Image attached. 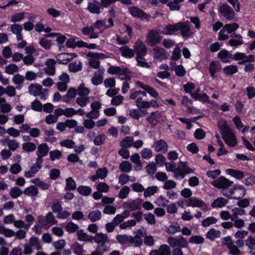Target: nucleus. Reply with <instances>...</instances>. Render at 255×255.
<instances>
[{"instance_id":"1","label":"nucleus","mask_w":255,"mask_h":255,"mask_svg":"<svg viewBox=\"0 0 255 255\" xmlns=\"http://www.w3.org/2000/svg\"><path fill=\"white\" fill-rule=\"evenodd\" d=\"M166 170L173 172V177L177 179H182L186 174L194 173V170L187 166V162L180 161L179 166L176 167V163L173 162H166Z\"/></svg>"},{"instance_id":"2","label":"nucleus","mask_w":255,"mask_h":255,"mask_svg":"<svg viewBox=\"0 0 255 255\" xmlns=\"http://www.w3.org/2000/svg\"><path fill=\"white\" fill-rule=\"evenodd\" d=\"M51 209L53 212L57 213L56 217L58 219H67L70 213L66 210H62V206L61 202L57 199L53 200L51 204Z\"/></svg>"},{"instance_id":"3","label":"nucleus","mask_w":255,"mask_h":255,"mask_svg":"<svg viewBox=\"0 0 255 255\" xmlns=\"http://www.w3.org/2000/svg\"><path fill=\"white\" fill-rule=\"evenodd\" d=\"M246 193V189L242 185H235L234 188L230 189L229 193L224 191V196L230 199H240L243 197Z\"/></svg>"},{"instance_id":"4","label":"nucleus","mask_w":255,"mask_h":255,"mask_svg":"<svg viewBox=\"0 0 255 255\" xmlns=\"http://www.w3.org/2000/svg\"><path fill=\"white\" fill-rule=\"evenodd\" d=\"M233 182L229 180L223 176H220L218 179L214 180L212 184L214 187L222 189V194L224 195V191H226L227 194L229 193V188L232 186Z\"/></svg>"},{"instance_id":"5","label":"nucleus","mask_w":255,"mask_h":255,"mask_svg":"<svg viewBox=\"0 0 255 255\" xmlns=\"http://www.w3.org/2000/svg\"><path fill=\"white\" fill-rule=\"evenodd\" d=\"M167 243L170 247L172 248H187L188 246L187 241L182 236L169 237L167 239Z\"/></svg>"},{"instance_id":"6","label":"nucleus","mask_w":255,"mask_h":255,"mask_svg":"<svg viewBox=\"0 0 255 255\" xmlns=\"http://www.w3.org/2000/svg\"><path fill=\"white\" fill-rule=\"evenodd\" d=\"M162 36L156 30H151L148 32L146 37V42L150 47H153L159 43Z\"/></svg>"},{"instance_id":"7","label":"nucleus","mask_w":255,"mask_h":255,"mask_svg":"<svg viewBox=\"0 0 255 255\" xmlns=\"http://www.w3.org/2000/svg\"><path fill=\"white\" fill-rule=\"evenodd\" d=\"M38 221L43 227L47 229L53 225L57 224V221L51 212H48L45 216H39Z\"/></svg>"},{"instance_id":"8","label":"nucleus","mask_w":255,"mask_h":255,"mask_svg":"<svg viewBox=\"0 0 255 255\" xmlns=\"http://www.w3.org/2000/svg\"><path fill=\"white\" fill-rule=\"evenodd\" d=\"M218 11L222 16L228 20H232L235 17V13L234 10L227 3L219 6Z\"/></svg>"},{"instance_id":"9","label":"nucleus","mask_w":255,"mask_h":255,"mask_svg":"<svg viewBox=\"0 0 255 255\" xmlns=\"http://www.w3.org/2000/svg\"><path fill=\"white\" fill-rule=\"evenodd\" d=\"M133 50L136 56H144L147 53V48L144 43L140 39H137L133 45Z\"/></svg>"},{"instance_id":"10","label":"nucleus","mask_w":255,"mask_h":255,"mask_svg":"<svg viewBox=\"0 0 255 255\" xmlns=\"http://www.w3.org/2000/svg\"><path fill=\"white\" fill-rule=\"evenodd\" d=\"M187 206L193 208L198 207L204 210H207L208 208L206 204L201 199L196 197L190 198L187 201Z\"/></svg>"},{"instance_id":"11","label":"nucleus","mask_w":255,"mask_h":255,"mask_svg":"<svg viewBox=\"0 0 255 255\" xmlns=\"http://www.w3.org/2000/svg\"><path fill=\"white\" fill-rule=\"evenodd\" d=\"M171 251L169 245L161 244L158 249L151 250L149 255H171Z\"/></svg>"},{"instance_id":"12","label":"nucleus","mask_w":255,"mask_h":255,"mask_svg":"<svg viewBox=\"0 0 255 255\" xmlns=\"http://www.w3.org/2000/svg\"><path fill=\"white\" fill-rule=\"evenodd\" d=\"M42 161L35 160V162L30 167L29 170L25 171L24 176L27 178H31L42 168Z\"/></svg>"},{"instance_id":"13","label":"nucleus","mask_w":255,"mask_h":255,"mask_svg":"<svg viewBox=\"0 0 255 255\" xmlns=\"http://www.w3.org/2000/svg\"><path fill=\"white\" fill-rule=\"evenodd\" d=\"M37 148L36 154L37 157L36 159L43 162V157L47 156L48 153V146L46 143H41L37 146Z\"/></svg>"},{"instance_id":"14","label":"nucleus","mask_w":255,"mask_h":255,"mask_svg":"<svg viewBox=\"0 0 255 255\" xmlns=\"http://www.w3.org/2000/svg\"><path fill=\"white\" fill-rule=\"evenodd\" d=\"M179 30L183 37L187 38L191 36L193 33L191 30L190 25L189 21L179 22Z\"/></svg>"},{"instance_id":"15","label":"nucleus","mask_w":255,"mask_h":255,"mask_svg":"<svg viewBox=\"0 0 255 255\" xmlns=\"http://www.w3.org/2000/svg\"><path fill=\"white\" fill-rule=\"evenodd\" d=\"M129 12L131 15L135 17H138L148 21L150 16L144 12V11L135 6L131 7L129 8Z\"/></svg>"},{"instance_id":"16","label":"nucleus","mask_w":255,"mask_h":255,"mask_svg":"<svg viewBox=\"0 0 255 255\" xmlns=\"http://www.w3.org/2000/svg\"><path fill=\"white\" fill-rule=\"evenodd\" d=\"M231 39L228 42V44L231 46L238 47L244 43L242 36L238 33H233L230 36Z\"/></svg>"},{"instance_id":"17","label":"nucleus","mask_w":255,"mask_h":255,"mask_svg":"<svg viewBox=\"0 0 255 255\" xmlns=\"http://www.w3.org/2000/svg\"><path fill=\"white\" fill-rule=\"evenodd\" d=\"M153 57L159 60L166 59L167 58V52L163 48L157 46L153 49Z\"/></svg>"},{"instance_id":"18","label":"nucleus","mask_w":255,"mask_h":255,"mask_svg":"<svg viewBox=\"0 0 255 255\" xmlns=\"http://www.w3.org/2000/svg\"><path fill=\"white\" fill-rule=\"evenodd\" d=\"M222 138L231 147H235L237 144V140L233 130L222 135Z\"/></svg>"},{"instance_id":"19","label":"nucleus","mask_w":255,"mask_h":255,"mask_svg":"<svg viewBox=\"0 0 255 255\" xmlns=\"http://www.w3.org/2000/svg\"><path fill=\"white\" fill-rule=\"evenodd\" d=\"M108 73L110 74L126 75L129 74L130 72L127 68H121L119 66H111L107 70Z\"/></svg>"},{"instance_id":"20","label":"nucleus","mask_w":255,"mask_h":255,"mask_svg":"<svg viewBox=\"0 0 255 255\" xmlns=\"http://www.w3.org/2000/svg\"><path fill=\"white\" fill-rule=\"evenodd\" d=\"M87 9L91 13L100 14L101 9V3L96 0H93L88 2Z\"/></svg>"},{"instance_id":"21","label":"nucleus","mask_w":255,"mask_h":255,"mask_svg":"<svg viewBox=\"0 0 255 255\" xmlns=\"http://www.w3.org/2000/svg\"><path fill=\"white\" fill-rule=\"evenodd\" d=\"M56 61L53 59H48L45 62V64L46 66L44 68V71L48 75L52 76L55 73V64Z\"/></svg>"},{"instance_id":"22","label":"nucleus","mask_w":255,"mask_h":255,"mask_svg":"<svg viewBox=\"0 0 255 255\" xmlns=\"http://www.w3.org/2000/svg\"><path fill=\"white\" fill-rule=\"evenodd\" d=\"M142 204V200L137 198L134 200L126 202L123 203V207L126 209H128L130 211H134L139 209Z\"/></svg>"},{"instance_id":"23","label":"nucleus","mask_w":255,"mask_h":255,"mask_svg":"<svg viewBox=\"0 0 255 255\" xmlns=\"http://www.w3.org/2000/svg\"><path fill=\"white\" fill-rule=\"evenodd\" d=\"M153 147L156 152L165 153L168 150V144L163 139H159L155 141L153 144Z\"/></svg>"},{"instance_id":"24","label":"nucleus","mask_w":255,"mask_h":255,"mask_svg":"<svg viewBox=\"0 0 255 255\" xmlns=\"http://www.w3.org/2000/svg\"><path fill=\"white\" fill-rule=\"evenodd\" d=\"M78 95L77 90L74 88H70L65 95L62 96V100L66 103H70Z\"/></svg>"},{"instance_id":"25","label":"nucleus","mask_w":255,"mask_h":255,"mask_svg":"<svg viewBox=\"0 0 255 255\" xmlns=\"http://www.w3.org/2000/svg\"><path fill=\"white\" fill-rule=\"evenodd\" d=\"M221 69V64L218 61H213L209 65V72L211 76L213 78L215 77V74L220 72Z\"/></svg>"},{"instance_id":"26","label":"nucleus","mask_w":255,"mask_h":255,"mask_svg":"<svg viewBox=\"0 0 255 255\" xmlns=\"http://www.w3.org/2000/svg\"><path fill=\"white\" fill-rule=\"evenodd\" d=\"M179 22L174 24H167L162 31V33L164 35H172L175 32L179 30Z\"/></svg>"},{"instance_id":"27","label":"nucleus","mask_w":255,"mask_h":255,"mask_svg":"<svg viewBox=\"0 0 255 255\" xmlns=\"http://www.w3.org/2000/svg\"><path fill=\"white\" fill-rule=\"evenodd\" d=\"M161 117V113L156 111L151 113L150 116L147 117L146 120L151 125L155 126L160 122Z\"/></svg>"},{"instance_id":"28","label":"nucleus","mask_w":255,"mask_h":255,"mask_svg":"<svg viewBox=\"0 0 255 255\" xmlns=\"http://www.w3.org/2000/svg\"><path fill=\"white\" fill-rule=\"evenodd\" d=\"M76 56L77 55L75 53H61L58 56L57 60L59 63L66 64Z\"/></svg>"},{"instance_id":"29","label":"nucleus","mask_w":255,"mask_h":255,"mask_svg":"<svg viewBox=\"0 0 255 255\" xmlns=\"http://www.w3.org/2000/svg\"><path fill=\"white\" fill-rule=\"evenodd\" d=\"M104 69H99L95 72L94 76L91 79L92 83L96 86L101 84L103 81Z\"/></svg>"},{"instance_id":"30","label":"nucleus","mask_w":255,"mask_h":255,"mask_svg":"<svg viewBox=\"0 0 255 255\" xmlns=\"http://www.w3.org/2000/svg\"><path fill=\"white\" fill-rule=\"evenodd\" d=\"M23 193L31 197L32 200L34 201L38 194V189L35 186L32 185L26 188L23 191Z\"/></svg>"},{"instance_id":"31","label":"nucleus","mask_w":255,"mask_h":255,"mask_svg":"<svg viewBox=\"0 0 255 255\" xmlns=\"http://www.w3.org/2000/svg\"><path fill=\"white\" fill-rule=\"evenodd\" d=\"M245 245L250 250L251 253L255 254V236L250 235L245 240Z\"/></svg>"},{"instance_id":"32","label":"nucleus","mask_w":255,"mask_h":255,"mask_svg":"<svg viewBox=\"0 0 255 255\" xmlns=\"http://www.w3.org/2000/svg\"><path fill=\"white\" fill-rule=\"evenodd\" d=\"M119 50L123 57L131 58L134 55L133 49L129 48V47L127 45L122 46L120 48Z\"/></svg>"},{"instance_id":"33","label":"nucleus","mask_w":255,"mask_h":255,"mask_svg":"<svg viewBox=\"0 0 255 255\" xmlns=\"http://www.w3.org/2000/svg\"><path fill=\"white\" fill-rule=\"evenodd\" d=\"M25 78L23 76L16 74L14 75L12 79V82L16 85V88L18 90H20L23 86Z\"/></svg>"},{"instance_id":"34","label":"nucleus","mask_w":255,"mask_h":255,"mask_svg":"<svg viewBox=\"0 0 255 255\" xmlns=\"http://www.w3.org/2000/svg\"><path fill=\"white\" fill-rule=\"evenodd\" d=\"M3 143L6 144L10 150L15 151L19 146V143L15 139H10L9 138L4 139Z\"/></svg>"},{"instance_id":"35","label":"nucleus","mask_w":255,"mask_h":255,"mask_svg":"<svg viewBox=\"0 0 255 255\" xmlns=\"http://www.w3.org/2000/svg\"><path fill=\"white\" fill-rule=\"evenodd\" d=\"M76 235L78 240L80 241L89 242H92L94 239L93 236L88 235L82 230H78L77 231Z\"/></svg>"},{"instance_id":"36","label":"nucleus","mask_w":255,"mask_h":255,"mask_svg":"<svg viewBox=\"0 0 255 255\" xmlns=\"http://www.w3.org/2000/svg\"><path fill=\"white\" fill-rule=\"evenodd\" d=\"M218 126L221 130L222 136L233 130L225 120L219 121Z\"/></svg>"},{"instance_id":"37","label":"nucleus","mask_w":255,"mask_h":255,"mask_svg":"<svg viewBox=\"0 0 255 255\" xmlns=\"http://www.w3.org/2000/svg\"><path fill=\"white\" fill-rule=\"evenodd\" d=\"M93 240L98 245L103 243H108L109 242L107 235L102 233H97L95 237H93Z\"/></svg>"},{"instance_id":"38","label":"nucleus","mask_w":255,"mask_h":255,"mask_svg":"<svg viewBox=\"0 0 255 255\" xmlns=\"http://www.w3.org/2000/svg\"><path fill=\"white\" fill-rule=\"evenodd\" d=\"M42 87L41 85L36 84H31L28 87V92L34 97L38 96Z\"/></svg>"},{"instance_id":"39","label":"nucleus","mask_w":255,"mask_h":255,"mask_svg":"<svg viewBox=\"0 0 255 255\" xmlns=\"http://www.w3.org/2000/svg\"><path fill=\"white\" fill-rule=\"evenodd\" d=\"M101 217V212L99 210H93L90 212L88 215V219L92 222L100 220Z\"/></svg>"},{"instance_id":"40","label":"nucleus","mask_w":255,"mask_h":255,"mask_svg":"<svg viewBox=\"0 0 255 255\" xmlns=\"http://www.w3.org/2000/svg\"><path fill=\"white\" fill-rule=\"evenodd\" d=\"M135 101L136 106L139 109H147L149 108V104L148 101H145L143 99L142 97H137Z\"/></svg>"},{"instance_id":"41","label":"nucleus","mask_w":255,"mask_h":255,"mask_svg":"<svg viewBox=\"0 0 255 255\" xmlns=\"http://www.w3.org/2000/svg\"><path fill=\"white\" fill-rule=\"evenodd\" d=\"M228 202V200L223 197H219L212 202L211 206L213 208H222L227 204Z\"/></svg>"},{"instance_id":"42","label":"nucleus","mask_w":255,"mask_h":255,"mask_svg":"<svg viewBox=\"0 0 255 255\" xmlns=\"http://www.w3.org/2000/svg\"><path fill=\"white\" fill-rule=\"evenodd\" d=\"M107 174V171L106 168L99 169L96 173V175L92 176L90 179L93 181H95L98 178L104 179L105 178Z\"/></svg>"},{"instance_id":"43","label":"nucleus","mask_w":255,"mask_h":255,"mask_svg":"<svg viewBox=\"0 0 255 255\" xmlns=\"http://www.w3.org/2000/svg\"><path fill=\"white\" fill-rule=\"evenodd\" d=\"M133 141V138L132 137L126 136L120 141V145L122 148H127L132 146Z\"/></svg>"},{"instance_id":"44","label":"nucleus","mask_w":255,"mask_h":255,"mask_svg":"<svg viewBox=\"0 0 255 255\" xmlns=\"http://www.w3.org/2000/svg\"><path fill=\"white\" fill-rule=\"evenodd\" d=\"M239 25L237 23L226 24L223 27V29L228 33L232 34L239 28Z\"/></svg>"},{"instance_id":"45","label":"nucleus","mask_w":255,"mask_h":255,"mask_svg":"<svg viewBox=\"0 0 255 255\" xmlns=\"http://www.w3.org/2000/svg\"><path fill=\"white\" fill-rule=\"evenodd\" d=\"M227 172L229 175L238 179L243 178L245 175L244 172L233 169H229L227 170Z\"/></svg>"},{"instance_id":"46","label":"nucleus","mask_w":255,"mask_h":255,"mask_svg":"<svg viewBox=\"0 0 255 255\" xmlns=\"http://www.w3.org/2000/svg\"><path fill=\"white\" fill-rule=\"evenodd\" d=\"M82 63L80 61L73 62L69 64V70L72 72H77L82 70Z\"/></svg>"},{"instance_id":"47","label":"nucleus","mask_w":255,"mask_h":255,"mask_svg":"<svg viewBox=\"0 0 255 255\" xmlns=\"http://www.w3.org/2000/svg\"><path fill=\"white\" fill-rule=\"evenodd\" d=\"M184 0H173L169 1L167 3V6L169 7L170 10H179L180 8V3L182 2Z\"/></svg>"},{"instance_id":"48","label":"nucleus","mask_w":255,"mask_h":255,"mask_svg":"<svg viewBox=\"0 0 255 255\" xmlns=\"http://www.w3.org/2000/svg\"><path fill=\"white\" fill-rule=\"evenodd\" d=\"M231 212V220H235L238 216H242L246 214L245 210L241 208H235L232 210Z\"/></svg>"},{"instance_id":"49","label":"nucleus","mask_w":255,"mask_h":255,"mask_svg":"<svg viewBox=\"0 0 255 255\" xmlns=\"http://www.w3.org/2000/svg\"><path fill=\"white\" fill-rule=\"evenodd\" d=\"M22 148L27 152H31L36 149V145L33 142H26L22 144Z\"/></svg>"},{"instance_id":"50","label":"nucleus","mask_w":255,"mask_h":255,"mask_svg":"<svg viewBox=\"0 0 255 255\" xmlns=\"http://www.w3.org/2000/svg\"><path fill=\"white\" fill-rule=\"evenodd\" d=\"M119 169L123 172H129L132 169L130 163L128 161H123L119 165Z\"/></svg>"},{"instance_id":"51","label":"nucleus","mask_w":255,"mask_h":255,"mask_svg":"<svg viewBox=\"0 0 255 255\" xmlns=\"http://www.w3.org/2000/svg\"><path fill=\"white\" fill-rule=\"evenodd\" d=\"M78 95L88 97L90 91L89 88L85 86L84 84H81L77 89Z\"/></svg>"},{"instance_id":"52","label":"nucleus","mask_w":255,"mask_h":255,"mask_svg":"<svg viewBox=\"0 0 255 255\" xmlns=\"http://www.w3.org/2000/svg\"><path fill=\"white\" fill-rule=\"evenodd\" d=\"M89 101L90 97L86 96H78L76 100V103L82 107L86 106Z\"/></svg>"},{"instance_id":"53","label":"nucleus","mask_w":255,"mask_h":255,"mask_svg":"<svg viewBox=\"0 0 255 255\" xmlns=\"http://www.w3.org/2000/svg\"><path fill=\"white\" fill-rule=\"evenodd\" d=\"M18 67L14 64L11 63L5 67L4 72L8 74L12 75L18 71Z\"/></svg>"},{"instance_id":"54","label":"nucleus","mask_w":255,"mask_h":255,"mask_svg":"<svg viewBox=\"0 0 255 255\" xmlns=\"http://www.w3.org/2000/svg\"><path fill=\"white\" fill-rule=\"evenodd\" d=\"M221 233L219 230L211 229L207 233V238L211 240H214L215 239L220 237Z\"/></svg>"},{"instance_id":"55","label":"nucleus","mask_w":255,"mask_h":255,"mask_svg":"<svg viewBox=\"0 0 255 255\" xmlns=\"http://www.w3.org/2000/svg\"><path fill=\"white\" fill-rule=\"evenodd\" d=\"M0 108L1 109V111L3 113H8L11 109L10 104L6 103L5 100L3 98L0 99Z\"/></svg>"},{"instance_id":"56","label":"nucleus","mask_w":255,"mask_h":255,"mask_svg":"<svg viewBox=\"0 0 255 255\" xmlns=\"http://www.w3.org/2000/svg\"><path fill=\"white\" fill-rule=\"evenodd\" d=\"M29 245H30L31 247L35 248L37 250H39L41 249L40 242L37 237H31L29 239Z\"/></svg>"},{"instance_id":"57","label":"nucleus","mask_w":255,"mask_h":255,"mask_svg":"<svg viewBox=\"0 0 255 255\" xmlns=\"http://www.w3.org/2000/svg\"><path fill=\"white\" fill-rule=\"evenodd\" d=\"M23 193V191H22L18 187L15 186L11 188L9 194L12 198L15 199L20 196Z\"/></svg>"},{"instance_id":"58","label":"nucleus","mask_w":255,"mask_h":255,"mask_svg":"<svg viewBox=\"0 0 255 255\" xmlns=\"http://www.w3.org/2000/svg\"><path fill=\"white\" fill-rule=\"evenodd\" d=\"M223 71L227 75H231L238 72V67L236 65H229L225 67Z\"/></svg>"},{"instance_id":"59","label":"nucleus","mask_w":255,"mask_h":255,"mask_svg":"<svg viewBox=\"0 0 255 255\" xmlns=\"http://www.w3.org/2000/svg\"><path fill=\"white\" fill-rule=\"evenodd\" d=\"M218 57L222 59L223 62L227 63L228 58H231V55L229 54V52L227 50H222L218 53Z\"/></svg>"},{"instance_id":"60","label":"nucleus","mask_w":255,"mask_h":255,"mask_svg":"<svg viewBox=\"0 0 255 255\" xmlns=\"http://www.w3.org/2000/svg\"><path fill=\"white\" fill-rule=\"evenodd\" d=\"M157 191V187L156 186H152L148 187L144 190V196L145 197H149L154 195Z\"/></svg>"},{"instance_id":"61","label":"nucleus","mask_w":255,"mask_h":255,"mask_svg":"<svg viewBox=\"0 0 255 255\" xmlns=\"http://www.w3.org/2000/svg\"><path fill=\"white\" fill-rule=\"evenodd\" d=\"M25 13L24 12L14 13L11 16V21L15 22L21 21L24 17Z\"/></svg>"},{"instance_id":"62","label":"nucleus","mask_w":255,"mask_h":255,"mask_svg":"<svg viewBox=\"0 0 255 255\" xmlns=\"http://www.w3.org/2000/svg\"><path fill=\"white\" fill-rule=\"evenodd\" d=\"M77 190L80 194L84 196H88L92 192L91 187L86 186H79Z\"/></svg>"},{"instance_id":"63","label":"nucleus","mask_w":255,"mask_h":255,"mask_svg":"<svg viewBox=\"0 0 255 255\" xmlns=\"http://www.w3.org/2000/svg\"><path fill=\"white\" fill-rule=\"evenodd\" d=\"M217 222V219L214 217H208L202 221V225L204 227L209 226L211 224H215Z\"/></svg>"},{"instance_id":"64","label":"nucleus","mask_w":255,"mask_h":255,"mask_svg":"<svg viewBox=\"0 0 255 255\" xmlns=\"http://www.w3.org/2000/svg\"><path fill=\"white\" fill-rule=\"evenodd\" d=\"M129 243L134 244L136 247H140L142 244V240L138 236L136 235L134 237L130 236Z\"/></svg>"}]
</instances>
